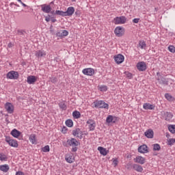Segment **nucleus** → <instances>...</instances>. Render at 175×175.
<instances>
[{"mask_svg": "<svg viewBox=\"0 0 175 175\" xmlns=\"http://www.w3.org/2000/svg\"><path fill=\"white\" fill-rule=\"evenodd\" d=\"M168 130L171 133L174 134L175 133V124H170L168 126Z\"/></svg>", "mask_w": 175, "mask_h": 175, "instance_id": "c85d7f7f", "label": "nucleus"}, {"mask_svg": "<svg viewBox=\"0 0 175 175\" xmlns=\"http://www.w3.org/2000/svg\"><path fill=\"white\" fill-rule=\"evenodd\" d=\"M41 8L44 13H50L51 12V6L50 5L44 4L41 5Z\"/></svg>", "mask_w": 175, "mask_h": 175, "instance_id": "4468645a", "label": "nucleus"}, {"mask_svg": "<svg viewBox=\"0 0 175 175\" xmlns=\"http://www.w3.org/2000/svg\"><path fill=\"white\" fill-rule=\"evenodd\" d=\"M168 50L170 53H175V46L173 45H170L168 46Z\"/></svg>", "mask_w": 175, "mask_h": 175, "instance_id": "58836bf2", "label": "nucleus"}, {"mask_svg": "<svg viewBox=\"0 0 175 175\" xmlns=\"http://www.w3.org/2000/svg\"><path fill=\"white\" fill-rule=\"evenodd\" d=\"M8 47H12V43L8 44Z\"/></svg>", "mask_w": 175, "mask_h": 175, "instance_id": "680f3d73", "label": "nucleus"}, {"mask_svg": "<svg viewBox=\"0 0 175 175\" xmlns=\"http://www.w3.org/2000/svg\"><path fill=\"white\" fill-rule=\"evenodd\" d=\"M5 142L11 147H14L15 148H17V147H18V143H17V140L13 139L9 136H5Z\"/></svg>", "mask_w": 175, "mask_h": 175, "instance_id": "7ed1b4c3", "label": "nucleus"}, {"mask_svg": "<svg viewBox=\"0 0 175 175\" xmlns=\"http://www.w3.org/2000/svg\"><path fill=\"white\" fill-rule=\"evenodd\" d=\"M75 14L77 16V15H79V11H77L76 12H75Z\"/></svg>", "mask_w": 175, "mask_h": 175, "instance_id": "e2e57ef3", "label": "nucleus"}, {"mask_svg": "<svg viewBox=\"0 0 175 175\" xmlns=\"http://www.w3.org/2000/svg\"><path fill=\"white\" fill-rule=\"evenodd\" d=\"M143 108L145 110H154L155 109V105L146 103L144 104Z\"/></svg>", "mask_w": 175, "mask_h": 175, "instance_id": "f3484780", "label": "nucleus"}, {"mask_svg": "<svg viewBox=\"0 0 175 175\" xmlns=\"http://www.w3.org/2000/svg\"><path fill=\"white\" fill-rule=\"evenodd\" d=\"M5 121H6L7 122H9V120H8V118H5Z\"/></svg>", "mask_w": 175, "mask_h": 175, "instance_id": "0e129e2a", "label": "nucleus"}, {"mask_svg": "<svg viewBox=\"0 0 175 175\" xmlns=\"http://www.w3.org/2000/svg\"><path fill=\"white\" fill-rule=\"evenodd\" d=\"M82 72L83 75H86V76H92L94 73H95V70L94 68H85L83 70Z\"/></svg>", "mask_w": 175, "mask_h": 175, "instance_id": "9d476101", "label": "nucleus"}, {"mask_svg": "<svg viewBox=\"0 0 175 175\" xmlns=\"http://www.w3.org/2000/svg\"><path fill=\"white\" fill-rule=\"evenodd\" d=\"M138 152L140 154H147L148 152V147L146 144H143L138 148Z\"/></svg>", "mask_w": 175, "mask_h": 175, "instance_id": "1a4fd4ad", "label": "nucleus"}, {"mask_svg": "<svg viewBox=\"0 0 175 175\" xmlns=\"http://www.w3.org/2000/svg\"><path fill=\"white\" fill-rule=\"evenodd\" d=\"M124 74L126 75V76H127L129 79H132V73L129 72H124Z\"/></svg>", "mask_w": 175, "mask_h": 175, "instance_id": "c03bdc74", "label": "nucleus"}, {"mask_svg": "<svg viewBox=\"0 0 175 175\" xmlns=\"http://www.w3.org/2000/svg\"><path fill=\"white\" fill-rule=\"evenodd\" d=\"M113 21L116 25H118L120 24H125V23H126V17L124 16H117L114 18Z\"/></svg>", "mask_w": 175, "mask_h": 175, "instance_id": "20e7f679", "label": "nucleus"}, {"mask_svg": "<svg viewBox=\"0 0 175 175\" xmlns=\"http://www.w3.org/2000/svg\"><path fill=\"white\" fill-rule=\"evenodd\" d=\"M165 97L166 98V99H167V100H172V95H170L169 93H166V94H165Z\"/></svg>", "mask_w": 175, "mask_h": 175, "instance_id": "79ce46f5", "label": "nucleus"}, {"mask_svg": "<svg viewBox=\"0 0 175 175\" xmlns=\"http://www.w3.org/2000/svg\"><path fill=\"white\" fill-rule=\"evenodd\" d=\"M134 161L137 163H140V165H144L146 163V159L142 156H137Z\"/></svg>", "mask_w": 175, "mask_h": 175, "instance_id": "f8f14e48", "label": "nucleus"}, {"mask_svg": "<svg viewBox=\"0 0 175 175\" xmlns=\"http://www.w3.org/2000/svg\"><path fill=\"white\" fill-rule=\"evenodd\" d=\"M5 109L7 110L9 114H13L14 112V106L10 103H6L5 105Z\"/></svg>", "mask_w": 175, "mask_h": 175, "instance_id": "0eeeda50", "label": "nucleus"}, {"mask_svg": "<svg viewBox=\"0 0 175 175\" xmlns=\"http://www.w3.org/2000/svg\"><path fill=\"white\" fill-rule=\"evenodd\" d=\"M161 150V145L159 144H153V151H159Z\"/></svg>", "mask_w": 175, "mask_h": 175, "instance_id": "72a5a7b5", "label": "nucleus"}, {"mask_svg": "<svg viewBox=\"0 0 175 175\" xmlns=\"http://www.w3.org/2000/svg\"><path fill=\"white\" fill-rule=\"evenodd\" d=\"M100 90L101 91H107V86H102Z\"/></svg>", "mask_w": 175, "mask_h": 175, "instance_id": "8fccbe9b", "label": "nucleus"}, {"mask_svg": "<svg viewBox=\"0 0 175 175\" xmlns=\"http://www.w3.org/2000/svg\"><path fill=\"white\" fill-rule=\"evenodd\" d=\"M7 79H10V80H17L18 79V72L16 71H10L7 74Z\"/></svg>", "mask_w": 175, "mask_h": 175, "instance_id": "423d86ee", "label": "nucleus"}, {"mask_svg": "<svg viewBox=\"0 0 175 175\" xmlns=\"http://www.w3.org/2000/svg\"><path fill=\"white\" fill-rule=\"evenodd\" d=\"M62 132V133H66L68 132V128H66V126H63Z\"/></svg>", "mask_w": 175, "mask_h": 175, "instance_id": "a18cd8bd", "label": "nucleus"}, {"mask_svg": "<svg viewBox=\"0 0 175 175\" xmlns=\"http://www.w3.org/2000/svg\"><path fill=\"white\" fill-rule=\"evenodd\" d=\"M50 18H51V16L48 15L45 17V21H46V23H49V21H50Z\"/></svg>", "mask_w": 175, "mask_h": 175, "instance_id": "de8ad7c7", "label": "nucleus"}, {"mask_svg": "<svg viewBox=\"0 0 175 175\" xmlns=\"http://www.w3.org/2000/svg\"><path fill=\"white\" fill-rule=\"evenodd\" d=\"M72 147L73 148L71 150L72 152H76V151H77V146H72Z\"/></svg>", "mask_w": 175, "mask_h": 175, "instance_id": "3c124183", "label": "nucleus"}, {"mask_svg": "<svg viewBox=\"0 0 175 175\" xmlns=\"http://www.w3.org/2000/svg\"><path fill=\"white\" fill-rule=\"evenodd\" d=\"M21 3L23 5V6H24V8H27V5L23 3V1Z\"/></svg>", "mask_w": 175, "mask_h": 175, "instance_id": "bf43d9fd", "label": "nucleus"}, {"mask_svg": "<svg viewBox=\"0 0 175 175\" xmlns=\"http://www.w3.org/2000/svg\"><path fill=\"white\" fill-rule=\"evenodd\" d=\"M36 77L33 75H30L27 77V83L28 84H34L36 83Z\"/></svg>", "mask_w": 175, "mask_h": 175, "instance_id": "2eb2a0df", "label": "nucleus"}, {"mask_svg": "<svg viewBox=\"0 0 175 175\" xmlns=\"http://www.w3.org/2000/svg\"><path fill=\"white\" fill-rule=\"evenodd\" d=\"M66 126H68V128H72V126H73V120L71 119H68L66 121Z\"/></svg>", "mask_w": 175, "mask_h": 175, "instance_id": "cd10ccee", "label": "nucleus"}, {"mask_svg": "<svg viewBox=\"0 0 175 175\" xmlns=\"http://www.w3.org/2000/svg\"><path fill=\"white\" fill-rule=\"evenodd\" d=\"M114 59L115 62H116L118 65H120V64H122V62H124V59H125V58L124 57V55L119 54L114 57Z\"/></svg>", "mask_w": 175, "mask_h": 175, "instance_id": "9b49d317", "label": "nucleus"}, {"mask_svg": "<svg viewBox=\"0 0 175 175\" xmlns=\"http://www.w3.org/2000/svg\"><path fill=\"white\" fill-rule=\"evenodd\" d=\"M95 125H96L95 123L89 124L90 131H94L95 130Z\"/></svg>", "mask_w": 175, "mask_h": 175, "instance_id": "a19ab883", "label": "nucleus"}, {"mask_svg": "<svg viewBox=\"0 0 175 175\" xmlns=\"http://www.w3.org/2000/svg\"><path fill=\"white\" fill-rule=\"evenodd\" d=\"M106 122L108 124H110L111 122H113L114 124L116 122V120H114V118L113 117V116L109 115L107 116Z\"/></svg>", "mask_w": 175, "mask_h": 175, "instance_id": "a878e982", "label": "nucleus"}, {"mask_svg": "<svg viewBox=\"0 0 175 175\" xmlns=\"http://www.w3.org/2000/svg\"><path fill=\"white\" fill-rule=\"evenodd\" d=\"M65 147H68V146L71 147H77L80 146V142L76 139V138H71L70 139H68L66 141V144L64 145Z\"/></svg>", "mask_w": 175, "mask_h": 175, "instance_id": "f257e3e1", "label": "nucleus"}, {"mask_svg": "<svg viewBox=\"0 0 175 175\" xmlns=\"http://www.w3.org/2000/svg\"><path fill=\"white\" fill-rule=\"evenodd\" d=\"M29 140L32 144H36V135H35V134H31L29 137Z\"/></svg>", "mask_w": 175, "mask_h": 175, "instance_id": "b1692460", "label": "nucleus"}, {"mask_svg": "<svg viewBox=\"0 0 175 175\" xmlns=\"http://www.w3.org/2000/svg\"><path fill=\"white\" fill-rule=\"evenodd\" d=\"M139 20H140V18H134L133 20V23H134L135 24H137V23H139Z\"/></svg>", "mask_w": 175, "mask_h": 175, "instance_id": "603ef678", "label": "nucleus"}, {"mask_svg": "<svg viewBox=\"0 0 175 175\" xmlns=\"http://www.w3.org/2000/svg\"><path fill=\"white\" fill-rule=\"evenodd\" d=\"M69 32H68V31L66 30H64L62 32V38H64V36H68Z\"/></svg>", "mask_w": 175, "mask_h": 175, "instance_id": "37998d69", "label": "nucleus"}, {"mask_svg": "<svg viewBox=\"0 0 175 175\" xmlns=\"http://www.w3.org/2000/svg\"><path fill=\"white\" fill-rule=\"evenodd\" d=\"M0 161L3 162V161H8V156L3 153H0Z\"/></svg>", "mask_w": 175, "mask_h": 175, "instance_id": "473e14b6", "label": "nucleus"}, {"mask_svg": "<svg viewBox=\"0 0 175 175\" xmlns=\"http://www.w3.org/2000/svg\"><path fill=\"white\" fill-rule=\"evenodd\" d=\"M83 131H81L79 128H77L72 131L73 136H78V135H81Z\"/></svg>", "mask_w": 175, "mask_h": 175, "instance_id": "393cba45", "label": "nucleus"}, {"mask_svg": "<svg viewBox=\"0 0 175 175\" xmlns=\"http://www.w3.org/2000/svg\"><path fill=\"white\" fill-rule=\"evenodd\" d=\"M51 83H57V78L55 77L51 78Z\"/></svg>", "mask_w": 175, "mask_h": 175, "instance_id": "09e8293b", "label": "nucleus"}, {"mask_svg": "<svg viewBox=\"0 0 175 175\" xmlns=\"http://www.w3.org/2000/svg\"><path fill=\"white\" fill-rule=\"evenodd\" d=\"M66 161L68 162V163H73V161H75V159L72 156H69L68 157H66Z\"/></svg>", "mask_w": 175, "mask_h": 175, "instance_id": "c9c22d12", "label": "nucleus"}, {"mask_svg": "<svg viewBox=\"0 0 175 175\" xmlns=\"http://www.w3.org/2000/svg\"><path fill=\"white\" fill-rule=\"evenodd\" d=\"M98 151L101 154V155H103L104 157L107 155V150H106V148L99 146L98 148Z\"/></svg>", "mask_w": 175, "mask_h": 175, "instance_id": "5701e85b", "label": "nucleus"}, {"mask_svg": "<svg viewBox=\"0 0 175 175\" xmlns=\"http://www.w3.org/2000/svg\"><path fill=\"white\" fill-rule=\"evenodd\" d=\"M137 68L140 72H144L147 69V64L144 62H139L137 64Z\"/></svg>", "mask_w": 175, "mask_h": 175, "instance_id": "6e6552de", "label": "nucleus"}, {"mask_svg": "<svg viewBox=\"0 0 175 175\" xmlns=\"http://www.w3.org/2000/svg\"><path fill=\"white\" fill-rule=\"evenodd\" d=\"M77 137H79V139H83V133L81 134V135H79V136L77 135Z\"/></svg>", "mask_w": 175, "mask_h": 175, "instance_id": "13d9d810", "label": "nucleus"}, {"mask_svg": "<svg viewBox=\"0 0 175 175\" xmlns=\"http://www.w3.org/2000/svg\"><path fill=\"white\" fill-rule=\"evenodd\" d=\"M16 175H24V172L18 171L16 173Z\"/></svg>", "mask_w": 175, "mask_h": 175, "instance_id": "5fc2aeb1", "label": "nucleus"}, {"mask_svg": "<svg viewBox=\"0 0 175 175\" xmlns=\"http://www.w3.org/2000/svg\"><path fill=\"white\" fill-rule=\"evenodd\" d=\"M113 163L115 166H117L118 165V160L117 159H113Z\"/></svg>", "mask_w": 175, "mask_h": 175, "instance_id": "49530a36", "label": "nucleus"}, {"mask_svg": "<svg viewBox=\"0 0 175 175\" xmlns=\"http://www.w3.org/2000/svg\"><path fill=\"white\" fill-rule=\"evenodd\" d=\"M169 136H170L169 134L166 135V137H169Z\"/></svg>", "mask_w": 175, "mask_h": 175, "instance_id": "338daca9", "label": "nucleus"}, {"mask_svg": "<svg viewBox=\"0 0 175 175\" xmlns=\"http://www.w3.org/2000/svg\"><path fill=\"white\" fill-rule=\"evenodd\" d=\"M56 36H58L59 38H62V33L61 32L56 33Z\"/></svg>", "mask_w": 175, "mask_h": 175, "instance_id": "864d4df0", "label": "nucleus"}, {"mask_svg": "<svg viewBox=\"0 0 175 175\" xmlns=\"http://www.w3.org/2000/svg\"><path fill=\"white\" fill-rule=\"evenodd\" d=\"M115 35L118 38H121V36H124V33H125V29L122 27H117L114 30Z\"/></svg>", "mask_w": 175, "mask_h": 175, "instance_id": "39448f33", "label": "nucleus"}, {"mask_svg": "<svg viewBox=\"0 0 175 175\" xmlns=\"http://www.w3.org/2000/svg\"><path fill=\"white\" fill-rule=\"evenodd\" d=\"M51 21L53 22V23H55L57 21V19L54 18V17L53 16H51Z\"/></svg>", "mask_w": 175, "mask_h": 175, "instance_id": "4d7b16f0", "label": "nucleus"}, {"mask_svg": "<svg viewBox=\"0 0 175 175\" xmlns=\"http://www.w3.org/2000/svg\"><path fill=\"white\" fill-rule=\"evenodd\" d=\"M165 116L167 117L165 118L166 120H172V118H173V115L170 112H166Z\"/></svg>", "mask_w": 175, "mask_h": 175, "instance_id": "f704fd0d", "label": "nucleus"}, {"mask_svg": "<svg viewBox=\"0 0 175 175\" xmlns=\"http://www.w3.org/2000/svg\"><path fill=\"white\" fill-rule=\"evenodd\" d=\"M133 168L134 169V170H135L136 172H139V173H142V172H143V167L140 165L134 164L133 165Z\"/></svg>", "mask_w": 175, "mask_h": 175, "instance_id": "aec40b11", "label": "nucleus"}, {"mask_svg": "<svg viewBox=\"0 0 175 175\" xmlns=\"http://www.w3.org/2000/svg\"><path fill=\"white\" fill-rule=\"evenodd\" d=\"M73 13H75V8L73 7H69L65 12L66 16H73Z\"/></svg>", "mask_w": 175, "mask_h": 175, "instance_id": "a211bd4d", "label": "nucleus"}, {"mask_svg": "<svg viewBox=\"0 0 175 175\" xmlns=\"http://www.w3.org/2000/svg\"><path fill=\"white\" fill-rule=\"evenodd\" d=\"M50 13H51V14H55V12L54 10H53V11L51 10Z\"/></svg>", "mask_w": 175, "mask_h": 175, "instance_id": "052dcab7", "label": "nucleus"}, {"mask_svg": "<svg viewBox=\"0 0 175 175\" xmlns=\"http://www.w3.org/2000/svg\"><path fill=\"white\" fill-rule=\"evenodd\" d=\"M146 42H142L140 41L139 43V46L141 48V49H145L146 47Z\"/></svg>", "mask_w": 175, "mask_h": 175, "instance_id": "ea45409f", "label": "nucleus"}, {"mask_svg": "<svg viewBox=\"0 0 175 175\" xmlns=\"http://www.w3.org/2000/svg\"><path fill=\"white\" fill-rule=\"evenodd\" d=\"M144 135L148 139H152L154 137V131L152 129H148L145 133Z\"/></svg>", "mask_w": 175, "mask_h": 175, "instance_id": "ddd939ff", "label": "nucleus"}, {"mask_svg": "<svg viewBox=\"0 0 175 175\" xmlns=\"http://www.w3.org/2000/svg\"><path fill=\"white\" fill-rule=\"evenodd\" d=\"M175 144V139L174 138H172V139H169L167 140V145L168 146H173V144Z\"/></svg>", "mask_w": 175, "mask_h": 175, "instance_id": "e433bc0d", "label": "nucleus"}, {"mask_svg": "<svg viewBox=\"0 0 175 175\" xmlns=\"http://www.w3.org/2000/svg\"><path fill=\"white\" fill-rule=\"evenodd\" d=\"M87 124H89V125H91V124H95V122H94V121L92 120H88Z\"/></svg>", "mask_w": 175, "mask_h": 175, "instance_id": "6e6d98bb", "label": "nucleus"}, {"mask_svg": "<svg viewBox=\"0 0 175 175\" xmlns=\"http://www.w3.org/2000/svg\"><path fill=\"white\" fill-rule=\"evenodd\" d=\"M55 14H57V16H62V17L66 16L65 12L61 10H56Z\"/></svg>", "mask_w": 175, "mask_h": 175, "instance_id": "2f4dec72", "label": "nucleus"}, {"mask_svg": "<svg viewBox=\"0 0 175 175\" xmlns=\"http://www.w3.org/2000/svg\"><path fill=\"white\" fill-rule=\"evenodd\" d=\"M18 2H20L21 3L23 1L21 0H18Z\"/></svg>", "mask_w": 175, "mask_h": 175, "instance_id": "69168bd1", "label": "nucleus"}, {"mask_svg": "<svg viewBox=\"0 0 175 175\" xmlns=\"http://www.w3.org/2000/svg\"><path fill=\"white\" fill-rule=\"evenodd\" d=\"M5 117H9V115L6 114V115H5Z\"/></svg>", "mask_w": 175, "mask_h": 175, "instance_id": "774afa93", "label": "nucleus"}, {"mask_svg": "<svg viewBox=\"0 0 175 175\" xmlns=\"http://www.w3.org/2000/svg\"><path fill=\"white\" fill-rule=\"evenodd\" d=\"M43 152H50V146L49 145L45 146L42 148Z\"/></svg>", "mask_w": 175, "mask_h": 175, "instance_id": "4c0bfd02", "label": "nucleus"}, {"mask_svg": "<svg viewBox=\"0 0 175 175\" xmlns=\"http://www.w3.org/2000/svg\"><path fill=\"white\" fill-rule=\"evenodd\" d=\"M35 55L36 57H38V58H40V57H46V52H44V51L42 50H39L36 51Z\"/></svg>", "mask_w": 175, "mask_h": 175, "instance_id": "6ab92c4d", "label": "nucleus"}, {"mask_svg": "<svg viewBox=\"0 0 175 175\" xmlns=\"http://www.w3.org/2000/svg\"><path fill=\"white\" fill-rule=\"evenodd\" d=\"M72 117H74V118H80L81 113H80L79 111H75L72 112Z\"/></svg>", "mask_w": 175, "mask_h": 175, "instance_id": "bb28decb", "label": "nucleus"}, {"mask_svg": "<svg viewBox=\"0 0 175 175\" xmlns=\"http://www.w3.org/2000/svg\"><path fill=\"white\" fill-rule=\"evenodd\" d=\"M59 107H60L62 110H66V104H65V101L60 102L59 103Z\"/></svg>", "mask_w": 175, "mask_h": 175, "instance_id": "7c9ffc66", "label": "nucleus"}, {"mask_svg": "<svg viewBox=\"0 0 175 175\" xmlns=\"http://www.w3.org/2000/svg\"><path fill=\"white\" fill-rule=\"evenodd\" d=\"M94 107H98V109H109V104L103 100H96L94 102Z\"/></svg>", "mask_w": 175, "mask_h": 175, "instance_id": "f03ea898", "label": "nucleus"}, {"mask_svg": "<svg viewBox=\"0 0 175 175\" xmlns=\"http://www.w3.org/2000/svg\"><path fill=\"white\" fill-rule=\"evenodd\" d=\"M9 169L10 167L8 164L0 165V170H1V172H3L4 173H8V172H9Z\"/></svg>", "mask_w": 175, "mask_h": 175, "instance_id": "412c9836", "label": "nucleus"}, {"mask_svg": "<svg viewBox=\"0 0 175 175\" xmlns=\"http://www.w3.org/2000/svg\"><path fill=\"white\" fill-rule=\"evenodd\" d=\"M158 81H159V82L160 83V84H163L164 85H167L169 83L167 79L163 77H160V78H158Z\"/></svg>", "mask_w": 175, "mask_h": 175, "instance_id": "4be33fe9", "label": "nucleus"}, {"mask_svg": "<svg viewBox=\"0 0 175 175\" xmlns=\"http://www.w3.org/2000/svg\"><path fill=\"white\" fill-rule=\"evenodd\" d=\"M17 35H18L19 36H25V35H27V31H25V30L18 29Z\"/></svg>", "mask_w": 175, "mask_h": 175, "instance_id": "c756f323", "label": "nucleus"}, {"mask_svg": "<svg viewBox=\"0 0 175 175\" xmlns=\"http://www.w3.org/2000/svg\"><path fill=\"white\" fill-rule=\"evenodd\" d=\"M10 135H12V136H13V137H15L16 139H17L21 135V132L18 131V130L14 129L11 133Z\"/></svg>", "mask_w": 175, "mask_h": 175, "instance_id": "dca6fc26", "label": "nucleus"}]
</instances>
